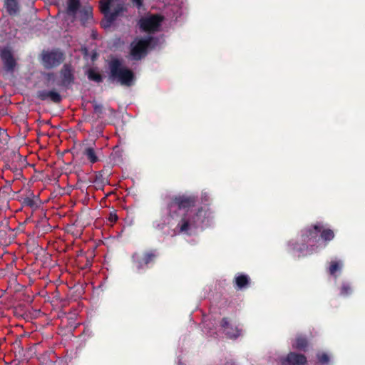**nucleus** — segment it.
I'll return each mask as SVG.
<instances>
[{
  "label": "nucleus",
  "instance_id": "13",
  "mask_svg": "<svg viewBox=\"0 0 365 365\" xmlns=\"http://www.w3.org/2000/svg\"><path fill=\"white\" fill-rule=\"evenodd\" d=\"M24 203L25 204V205H26L32 209H36L41 204V200H39L38 196H37V197H34L33 198H31V197L24 198Z\"/></svg>",
  "mask_w": 365,
  "mask_h": 365
},
{
  "label": "nucleus",
  "instance_id": "17",
  "mask_svg": "<svg viewBox=\"0 0 365 365\" xmlns=\"http://www.w3.org/2000/svg\"><path fill=\"white\" fill-rule=\"evenodd\" d=\"M236 284L240 288L244 287L248 282V277L246 275H239L235 278Z\"/></svg>",
  "mask_w": 365,
  "mask_h": 365
},
{
  "label": "nucleus",
  "instance_id": "11",
  "mask_svg": "<svg viewBox=\"0 0 365 365\" xmlns=\"http://www.w3.org/2000/svg\"><path fill=\"white\" fill-rule=\"evenodd\" d=\"M4 5L10 16L16 15L19 12V0H4Z\"/></svg>",
  "mask_w": 365,
  "mask_h": 365
},
{
  "label": "nucleus",
  "instance_id": "6",
  "mask_svg": "<svg viewBox=\"0 0 365 365\" xmlns=\"http://www.w3.org/2000/svg\"><path fill=\"white\" fill-rule=\"evenodd\" d=\"M161 21L162 18L159 16H148L140 20V26L145 31H154L158 29Z\"/></svg>",
  "mask_w": 365,
  "mask_h": 365
},
{
  "label": "nucleus",
  "instance_id": "7",
  "mask_svg": "<svg viewBox=\"0 0 365 365\" xmlns=\"http://www.w3.org/2000/svg\"><path fill=\"white\" fill-rule=\"evenodd\" d=\"M282 365H305L307 358L303 354L289 353L285 358L281 359Z\"/></svg>",
  "mask_w": 365,
  "mask_h": 365
},
{
  "label": "nucleus",
  "instance_id": "12",
  "mask_svg": "<svg viewBox=\"0 0 365 365\" xmlns=\"http://www.w3.org/2000/svg\"><path fill=\"white\" fill-rule=\"evenodd\" d=\"M323 226L318 223L315 225H314L312 228L306 230L304 232V236H306L307 238H316L319 232H321V230L322 229Z\"/></svg>",
  "mask_w": 365,
  "mask_h": 365
},
{
  "label": "nucleus",
  "instance_id": "5",
  "mask_svg": "<svg viewBox=\"0 0 365 365\" xmlns=\"http://www.w3.org/2000/svg\"><path fill=\"white\" fill-rule=\"evenodd\" d=\"M150 38H136L130 44V55L134 59L145 56L150 44Z\"/></svg>",
  "mask_w": 365,
  "mask_h": 365
},
{
  "label": "nucleus",
  "instance_id": "14",
  "mask_svg": "<svg viewBox=\"0 0 365 365\" xmlns=\"http://www.w3.org/2000/svg\"><path fill=\"white\" fill-rule=\"evenodd\" d=\"M307 340L301 336H297L294 339V341H293V344H292V346L294 348L299 349V350H304L305 349V347L307 346Z\"/></svg>",
  "mask_w": 365,
  "mask_h": 365
},
{
  "label": "nucleus",
  "instance_id": "20",
  "mask_svg": "<svg viewBox=\"0 0 365 365\" xmlns=\"http://www.w3.org/2000/svg\"><path fill=\"white\" fill-rule=\"evenodd\" d=\"M50 98L53 102H58L61 100L60 95L56 91L47 93V98Z\"/></svg>",
  "mask_w": 365,
  "mask_h": 365
},
{
  "label": "nucleus",
  "instance_id": "27",
  "mask_svg": "<svg viewBox=\"0 0 365 365\" xmlns=\"http://www.w3.org/2000/svg\"><path fill=\"white\" fill-rule=\"evenodd\" d=\"M41 56H42V59H43V60H46V53L43 52V53H41Z\"/></svg>",
  "mask_w": 365,
  "mask_h": 365
},
{
  "label": "nucleus",
  "instance_id": "21",
  "mask_svg": "<svg viewBox=\"0 0 365 365\" xmlns=\"http://www.w3.org/2000/svg\"><path fill=\"white\" fill-rule=\"evenodd\" d=\"M329 356L326 353H320L318 354L319 361L322 364H327L329 361Z\"/></svg>",
  "mask_w": 365,
  "mask_h": 365
},
{
  "label": "nucleus",
  "instance_id": "16",
  "mask_svg": "<svg viewBox=\"0 0 365 365\" xmlns=\"http://www.w3.org/2000/svg\"><path fill=\"white\" fill-rule=\"evenodd\" d=\"M84 155L91 163H95L98 160L94 150L91 148L86 149L84 151Z\"/></svg>",
  "mask_w": 365,
  "mask_h": 365
},
{
  "label": "nucleus",
  "instance_id": "19",
  "mask_svg": "<svg viewBox=\"0 0 365 365\" xmlns=\"http://www.w3.org/2000/svg\"><path fill=\"white\" fill-rule=\"evenodd\" d=\"M78 8V0H68V11L75 13Z\"/></svg>",
  "mask_w": 365,
  "mask_h": 365
},
{
  "label": "nucleus",
  "instance_id": "10",
  "mask_svg": "<svg viewBox=\"0 0 365 365\" xmlns=\"http://www.w3.org/2000/svg\"><path fill=\"white\" fill-rule=\"evenodd\" d=\"M154 255L153 254H138L136 253L133 255V258L134 262L138 263V267L141 268L144 265L148 264L153 260Z\"/></svg>",
  "mask_w": 365,
  "mask_h": 365
},
{
  "label": "nucleus",
  "instance_id": "26",
  "mask_svg": "<svg viewBox=\"0 0 365 365\" xmlns=\"http://www.w3.org/2000/svg\"><path fill=\"white\" fill-rule=\"evenodd\" d=\"M133 1V3L135 4V5L138 6V7H140L142 4V0H132Z\"/></svg>",
  "mask_w": 365,
  "mask_h": 365
},
{
  "label": "nucleus",
  "instance_id": "28",
  "mask_svg": "<svg viewBox=\"0 0 365 365\" xmlns=\"http://www.w3.org/2000/svg\"><path fill=\"white\" fill-rule=\"evenodd\" d=\"M110 220H111V221H115V220H116V217H115V216H113H113H111V217H110Z\"/></svg>",
  "mask_w": 365,
  "mask_h": 365
},
{
  "label": "nucleus",
  "instance_id": "4",
  "mask_svg": "<svg viewBox=\"0 0 365 365\" xmlns=\"http://www.w3.org/2000/svg\"><path fill=\"white\" fill-rule=\"evenodd\" d=\"M0 58L3 63L4 71L10 74H14L18 67L17 60L13 50L10 47L0 48Z\"/></svg>",
  "mask_w": 365,
  "mask_h": 365
},
{
  "label": "nucleus",
  "instance_id": "15",
  "mask_svg": "<svg viewBox=\"0 0 365 365\" xmlns=\"http://www.w3.org/2000/svg\"><path fill=\"white\" fill-rule=\"evenodd\" d=\"M343 263L341 261H331L329 266V273L331 275H336L337 272L341 271Z\"/></svg>",
  "mask_w": 365,
  "mask_h": 365
},
{
  "label": "nucleus",
  "instance_id": "1",
  "mask_svg": "<svg viewBox=\"0 0 365 365\" xmlns=\"http://www.w3.org/2000/svg\"><path fill=\"white\" fill-rule=\"evenodd\" d=\"M178 214L182 217L178 225L180 232L187 235L207 226L211 217L208 209L197 206L188 199L180 202Z\"/></svg>",
  "mask_w": 365,
  "mask_h": 365
},
{
  "label": "nucleus",
  "instance_id": "23",
  "mask_svg": "<svg viewBox=\"0 0 365 365\" xmlns=\"http://www.w3.org/2000/svg\"><path fill=\"white\" fill-rule=\"evenodd\" d=\"M350 287L348 285H344L341 288V294H347L349 293V290H350Z\"/></svg>",
  "mask_w": 365,
  "mask_h": 365
},
{
  "label": "nucleus",
  "instance_id": "24",
  "mask_svg": "<svg viewBox=\"0 0 365 365\" xmlns=\"http://www.w3.org/2000/svg\"><path fill=\"white\" fill-rule=\"evenodd\" d=\"M38 98L41 100H46V91H41L38 93Z\"/></svg>",
  "mask_w": 365,
  "mask_h": 365
},
{
  "label": "nucleus",
  "instance_id": "25",
  "mask_svg": "<svg viewBox=\"0 0 365 365\" xmlns=\"http://www.w3.org/2000/svg\"><path fill=\"white\" fill-rule=\"evenodd\" d=\"M39 166L40 165L38 164H36V165H34V170H35L36 173H43V170L40 169Z\"/></svg>",
  "mask_w": 365,
  "mask_h": 365
},
{
  "label": "nucleus",
  "instance_id": "9",
  "mask_svg": "<svg viewBox=\"0 0 365 365\" xmlns=\"http://www.w3.org/2000/svg\"><path fill=\"white\" fill-rule=\"evenodd\" d=\"M63 60V55L58 51L47 53V68L58 65Z\"/></svg>",
  "mask_w": 365,
  "mask_h": 365
},
{
  "label": "nucleus",
  "instance_id": "2",
  "mask_svg": "<svg viewBox=\"0 0 365 365\" xmlns=\"http://www.w3.org/2000/svg\"><path fill=\"white\" fill-rule=\"evenodd\" d=\"M100 7L105 16V20L102 21V25L104 27H108L123 9V3L121 0H102Z\"/></svg>",
  "mask_w": 365,
  "mask_h": 365
},
{
  "label": "nucleus",
  "instance_id": "3",
  "mask_svg": "<svg viewBox=\"0 0 365 365\" xmlns=\"http://www.w3.org/2000/svg\"><path fill=\"white\" fill-rule=\"evenodd\" d=\"M110 67L113 78L119 81L120 84L130 86L133 83L135 78L133 72L124 67L120 61L112 60Z\"/></svg>",
  "mask_w": 365,
  "mask_h": 365
},
{
  "label": "nucleus",
  "instance_id": "8",
  "mask_svg": "<svg viewBox=\"0 0 365 365\" xmlns=\"http://www.w3.org/2000/svg\"><path fill=\"white\" fill-rule=\"evenodd\" d=\"M222 327L225 334L230 338H237L241 334L242 330L227 319H223L222 321Z\"/></svg>",
  "mask_w": 365,
  "mask_h": 365
},
{
  "label": "nucleus",
  "instance_id": "22",
  "mask_svg": "<svg viewBox=\"0 0 365 365\" xmlns=\"http://www.w3.org/2000/svg\"><path fill=\"white\" fill-rule=\"evenodd\" d=\"M88 77L91 80H93L95 81H100L101 78V76L96 73L95 71H90L89 73H88Z\"/></svg>",
  "mask_w": 365,
  "mask_h": 365
},
{
  "label": "nucleus",
  "instance_id": "18",
  "mask_svg": "<svg viewBox=\"0 0 365 365\" xmlns=\"http://www.w3.org/2000/svg\"><path fill=\"white\" fill-rule=\"evenodd\" d=\"M321 237L324 240H331L334 238V235L332 230L324 229L322 232Z\"/></svg>",
  "mask_w": 365,
  "mask_h": 365
}]
</instances>
